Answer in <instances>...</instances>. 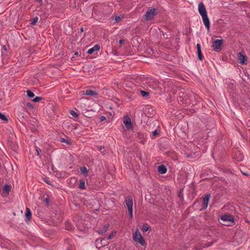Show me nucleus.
I'll return each instance as SVG.
<instances>
[{"label":"nucleus","mask_w":250,"mask_h":250,"mask_svg":"<svg viewBox=\"0 0 250 250\" xmlns=\"http://www.w3.org/2000/svg\"><path fill=\"white\" fill-rule=\"evenodd\" d=\"M43 181H44V182L47 183V179L46 178H43Z\"/></svg>","instance_id":"obj_38"},{"label":"nucleus","mask_w":250,"mask_h":250,"mask_svg":"<svg viewBox=\"0 0 250 250\" xmlns=\"http://www.w3.org/2000/svg\"><path fill=\"white\" fill-rule=\"evenodd\" d=\"M179 196L181 198H183V194L182 192V190L180 191L179 193Z\"/></svg>","instance_id":"obj_32"},{"label":"nucleus","mask_w":250,"mask_h":250,"mask_svg":"<svg viewBox=\"0 0 250 250\" xmlns=\"http://www.w3.org/2000/svg\"><path fill=\"white\" fill-rule=\"evenodd\" d=\"M148 227L146 226H145V225H143L142 226V230L144 231V232H146L148 230Z\"/></svg>","instance_id":"obj_24"},{"label":"nucleus","mask_w":250,"mask_h":250,"mask_svg":"<svg viewBox=\"0 0 250 250\" xmlns=\"http://www.w3.org/2000/svg\"><path fill=\"white\" fill-rule=\"evenodd\" d=\"M123 120L126 129L131 130L133 129V125L131 119L128 115L124 117Z\"/></svg>","instance_id":"obj_4"},{"label":"nucleus","mask_w":250,"mask_h":250,"mask_svg":"<svg viewBox=\"0 0 250 250\" xmlns=\"http://www.w3.org/2000/svg\"><path fill=\"white\" fill-rule=\"evenodd\" d=\"M84 95H90V96H97L98 94L92 90H87L85 93H84Z\"/></svg>","instance_id":"obj_15"},{"label":"nucleus","mask_w":250,"mask_h":250,"mask_svg":"<svg viewBox=\"0 0 250 250\" xmlns=\"http://www.w3.org/2000/svg\"><path fill=\"white\" fill-rule=\"evenodd\" d=\"M8 46V45L6 46L5 45H4L2 46V49L4 51L6 52L7 51V48Z\"/></svg>","instance_id":"obj_30"},{"label":"nucleus","mask_w":250,"mask_h":250,"mask_svg":"<svg viewBox=\"0 0 250 250\" xmlns=\"http://www.w3.org/2000/svg\"><path fill=\"white\" fill-rule=\"evenodd\" d=\"M81 31H83V28H82L81 29Z\"/></svg>","instance_id":"obj_45"},{"label":"nucleus","mask_w":250,"mask_h":250,"mask_svg":"<svg viewBox=\"0 0 250 250\" xmlns=\"http://www.w3.org/2000/svg\"><path fill=\"white\" fill-rule=\"evenodd\" d=\"M124 19V16L121 15L119 16H116L115 17V21L116 22L121 21Z\"/></svg>","instance_id":"obj_21"},{"label":"nucleus","mask_w":250,"mask_h":250,"mask_svg":"<svg viewBox=\"0 0 250 250\" xmlns=\"http://www.w3.org/2000/svg\"><path fill=\"white\" fill-rule=\"evenodd\" d=\"M27 95L29 98H32L35 96L34 93L30 90H28L26 91Z\"/></svg>","instance_id":"obj_19"},{"label":"nucleus","mask_w":250,"mask_h":250,"mask_svg":"<svg viewBox=\"0 0 250 250\" xmlns=\"http://www.w3.org/2000/svg\"><path fill=\"white\" fill-rule=\"evenodd\" d=\"M78 228L82 231H85L87 226H83L82 221H79L77 224Z\"/></svg>","instance_id":"obj_12"},{"label":"nucleus","mask_w":250,"mask_h":250,"mask_svg":"<svg viewBox=\"0 0 250 250\" xmlns=\"http://www.w3.org/2000/svg\"><path fill=\"white\" fill-rule=\"evenodd\" d=\"M75 55H76V56L79 55V52H77H77H75Z\"/></svg>","instance_id":"obj_39"},{"label":"nucleus","mask_w":250,"mask_h":250,"mask_svg":"<svg viewBox=\"0 0 250 250\" xmlns=\"http://www.w3.org/2000/svg\"><path fill=\"white\" fill-rule=\"evenodd\" d=\"M47 150H48V151H49V150H52V151H53V148L51 149V148H48V147Z\"/></svg>","instance_id":"obj_41"},{"label":"nucleus","mask_w":250,"mask_h":250,"mask_svg":"<svg viewBox=\"0 0 250 250\" xmlns=\"http://www.w3.org/2000/svg\"><path fill=\"white\" fill-rule=\"evenodd\" d=\"M238 59L240 63L245 64L247 62V57L241 53L238 54Z\"/></svg>","instance_id":"obj_9"},{"label":"nucleus","mask_w":250,"mask_h":250,"mask_svg":"<svg viewBox=\"0 0 250 250\" xmlns=\"http://www.w3.org/2000/svg\"><path fill=\"white\" fill-rule=\"evenodd\" d=\"M156 14V10L155 9L148 10L146 12L145 15V19L146 21L151 20L154 18Z\"/></svg>","instance_id":"obj_5"},{"label":"nucleus","mask_w":250,"mask_h":250,"mask_svg":"<svg viewBox=\"0 0 250 250\" xmlns=\"http://www.w3.org/2000/svg\"><path fill=\"white\" fill-rule=\"evenodd\" d=\"M132 238L135 242L141 244L142 246H145L146 245L145 241L138 229H136L134 233Z\"/></svg>","instance_id":"obj_2"},{"label":"nucleus","mask_w":250,"mask_h":250,"mask_svg":"<svg viewBox=\"0 0 250 250\" xmlns=\"http://www.w3.org/2000/svg\"><path fill=\"white\" fill-rule=\"evenodd\" d=\"M108 228H109V225H106L104 226V230H99L98 231L99 233L103 234V233L107 231V230L108 229Z\"/></svg>","instance_id":"obj_18"},{"label":"nucleus","mask_w":250,"mask_h":250,"mask_svg":"<svg viewBox=\"0 0 250 250\" xmlns=\"http://www.w3.org/2000/svg\"><path fill=\"white\" fill-rule=\"evenodd\" d=\"M98 148H99V150H101L102 149L103 147L102 146H99Z\"/></svg>","instance_id":"obj_42"},{"label":"nucleus","mask_w":250,"mask_h":250,"mask_svg":"<svg viewBox=\"0 0 250 250\" xmlns=\"http://www.w3.org/2000/svg\"><path fill=\"white\" fill-rule=\"evenodd\" d=\"M111 238H112V235H109L108 236V239H111Z\"/></svg>","instance_id":"obj_40"},{"label":"nucleus","mask_w":250,"mask_h":250,"mask_svg":"<svg viewBox=\"0 0 250 250\" xmlns=\"http://www.w3.org/2000/svg\"><path fill=\"white\" fill-rule=\"evenodd\" d=\"M79 188L81 189H85V182L83 180H80V184L79 186Z\"/></svg>","instance_id":"obj_17"},{"label":"nucleus","mask_w":250,"mask_h":250,"mask_svg":"<svg viewBox=\"0 0 250 250\" xmlns=\"http://www.w3.org/2000/svg\"><path fill=\"white\" fill-rule=\"evenodd\" d=\"M42 98L41 97H36V98H35L33 100V101L34 102H39Z\"/></svg>","instance_id":"obj_25"},{"label":"nucleus","mask_w":250,"mask_h":250,"mask_svg":"<svg viewBox=\"0 0 250 250\" xmlns=\"http://www.w3.org/2000/svg\"><path fill=\"white\" fill-rule=\"evenodd\" d=\"M100 49V46L99 44H96L95 46H94L91 48L89 49L87 51V54H92L94 51H98Z\"/></svg>","instance_id":"obj_11"},{"label":"nucleus","mask_w":250,"mask_h":250,"mask_svg":"<svg viewBox=\"0 0 250 250\" xmlns=\"http://www.w3.org/2000/svg\"><path fill=\"white\" fill-rule=\"evenodd\" d=\"M70 114L74 117H77L78 116V114H77L74 110H71L70 111Z\"/></svg>","instance_id":"obj_23"},{"label":"nucleus","mask_w":250,"mask_h":250,"mask_svg":"<svg viewBox=\"0 0 250 250\" xmlns=\"http://www.w3.org/2000/svg\"><path fill=\"white\" fill-rule=\"evenodd\" d=\"M221 219L224 221L233 223L234 222V217L230 215H224L221 217Z\"/></svg>","instance_id":"obj_8"},{"label":"nucleus","mask_w":250,"mask_h":250,"mask_svg":"<svg viewBox=\"0 0 250 250\" xmlns=\"http://www.w3.org/2000/svg\"><path fill=\"white\" fill-rule=\"evenodd\" d=\"M42 200H43V202H45L46 204H47V197L46 198H43Z\"/></svg>","instance_id":"obj_37"},{"label":"nucleus","mask_w":250,"mask_h":250,"mask_svg":"<svg viewBox=\"0 0 250 250\" xmlns=\"http://www.w3.org/2000/svg\"><path fill=\"white\" fill-rule=\"evenodd\" d=\"M61 142H64V143H66V144H67L68 145H70L71 144V143L69 142V141L68 140H65V139L64 138H62L61 140Z\"/></svg>","instance_id":"obj_26"},{"label":"nucleus","mask_w":250,"mask_h":250,"mask_svg":"<svg viewBox=\"0 0 250 250\" xmlns=\"http://www.w3.org/2000/svg\"><path fill=\"white\" fill-rule=\"evenodd\" d=\"M141 93L143 97H146L148 95V93L145 91H141Z\"/></svg>","instance_id":"obj_28"},{"label":"nucleus","mask_w":250,"mask_h":250,"mask_svg":"<svg viewBox=\"0 0 250 250\" xmlns=\"http://www.w3.org/2000/svg\"><path fill=\"white\" fill-rule=\"evenodd\" d=\"M81 172L84 174L85 176L87 175L88 171L85 167H83L81 168Z\"/></svg>","instance_id":"obj_22"},{"label":"nucleus","mask_w":250,"mask_h":250,"mask_svg":"<svg viewBox=\"0 0 250 250\" xmlns=\"http://www.w3.org/2000/svg\"><path fill=\"white\" fill-rule=\"evenodd\" d=\"M42 0H37V1L38 2H40V1H41Z\"/></svg>","instance_id":"obj_43"},{"label":"nucleus","mask_w":250,"mask_h":250,"mask_svg":"<svg viewBox=\"0 0 250 250\" xmlns=\"http://www.w3.org/2000/svg\"><path fill=\"white\" fill-rule=\"evenodd\" d=\"M65 227L67 229L70 230L71 229V226L69 223H66L65 224Z\"/></svg>","instance_id":"obj_27"},{"label":"nucleus","mask_w":250,"mask_h":250,"mask_svg":"<svg viewBox=\"0 0 250 250\" xmlns=\"http://www.w3.org/2000/svg\"><path fill=\"white\" fill-rule=\"evenodd\" d=\"M0 119L5 122H7L8 121V119L5 115L1 112H0Z\"/></svg>","instance_id":"obj_20"},{"label":"nucleus","mask_w":250,"mask_h":250,"mask_svg":"<svg viewBox=\"0 0 250 250\" xmlns=\"http://www.w3.org/2000/svg\"><path fill=\"white\" fill-rule=\"evenodd\" d=\"M37 151L38 154L39 155V151L38 150H37Z\"/></svg>","instance_id":"obj_44"},{"label":"nucleus","mask_w":250,"mask_h":250,"mask_svg":"<svg viewBox=\"0 0 250 250\" xmlns=\"http://www.w3.org/2000/svg\"><path fill=\"white\" fill-rule=\"evenodd\" d=\"M125 203L128 210L130 218L133 217V200L131 197H128L125 199Z\"/></svg>","instance_id":"obj_3"},{"label":"nucleus","mask_w":250,"mask_h":250,"mask_svg":"<svg viewBox=\"0 0 250 250\" xmlns=\"http://www.w3.org/2000/svg\"><path fill=\"white\" fill-rule=\"evenodd\" d=\"M198 11L202 18L204 25L207 28L208 31L209 32L210 22L208 17L206 7L203 2L199 3L198 5Z\"/></svg>","instance_id":"obj_1"},{"label":"nucleus","mask_w":250,"mask_h":250,"mask_svg":"<svg viewBox=\"0 0 250 250\" xmlns=\"http://www.w3.org/2000/svg\"><path fill=\"white\" fill-rule=\"evenodd\" d=\"M158 171L161 174H165L167 171V169L165 166L161 165L158 167Z\"/></svg>","instance_id":"obj_14"},{"label":"nucleus","mask_w":250,"mask_h":250,"mask_svg":"<svg viewBox=\"0 0 250 250\" xmlns=\"http://www.w3.org/2000/svg\"><path fill=\"white\" fill-rule=\"evenodd\" d=\"M11 186L8 185L7 184H5L3 187V191L6 193L8 194L11 190Z\"/></svg>","instance_id":"obj_16"},{"label":"nucleus","mask_w":250,"mask_h":250,"mask_svg":"<svg viewBox=\"0 0 250 250\" xmlns=\"http://www.w3.org/2000/svg\"><path fill=\"white\" fill-rule=\"evenodd\" d=\"M213 45L212 46L213 49L215 51H217L220 49L223 44L222 40H216L213 42Z\"/></svg>","instance_id":"obj_6"},{"label":"nucleus","mask_w":250,"mask_h":250,"mask_svg":"<svg viewBox=\"0 0 250 250\" xmlns=\"http://www.w3.org/2000/svg\"><path fill=\"white\" fill-rule=\"evenodd\" d=\"M210 198V194H206L203 198L202 209H206L208 207V201Z\"/></svg>","instance_id":"obj_7"},{"label":"nucleus","mask_w":250,"mask_h":250,"mask_svg":"<svg viewBox=\"0 0 250 250\" xmlns=\"http://www.w3.org/2000/svg\"><path fill=\"white\" fill-rule=\"evenodd\" d=\"M26 106L28 107H29V108H32L33 107V105L31 103H27L26 104Z\"/></svg>","instance_id":"obj_31"},{"label":"nucleus","mask_w":250,"mask_h":250,"mask_svg":"<svg viewBox=\"0 0 250 250\" xmlns=\"http://www.w3.org/2000/svg\"><path fill=\"white\" fill-rule=\"evenodd\" d=\"M37 21H38V18H37L33 19V21L31 22V24H32V25L35 24L37 22Z\"/></svg>","instance_id":"obj_29"},{"label":"nucleus","mask_w":250,"mask_h":250,"mask_svg":"<svg viewBox=\"0 0 250 250\" xmlns=\"http://www.w3.org/2000/svg\"><path fill=\"white\" fill-rule=\"evenodd\" d=\"M105 120V117L104 116H102L100 117V120L101 121H104Z\"/></svg>","instance_id":"obj_34"},{"label":"nucleus","mask_w":250,"mask_h":250,"mask_svg":"<svg viewBox=\"0 0 250 250\" xmlns=\"http://www.w3.org/2000/svg\"><path fill=\"white\" fill-rule=\"evenodd\" d=\"M50 108H51V109L53 110V111H54V109L55 108V105H54V104H52Z\"/></svg>","instance_id":"obj_36"},{"label":"nucleus","mask_w":250,"mask_h":250,"mask_svg":"<svg viewBox=\"0 0 250 250\" xmlns=\"http://www.w3.org/2000/svg\"><path fill=\"white\" fill-rule=\"evenodd\" d=\"M157 134H158V132H157V130H154V131H153L152 132V135H153V136H156Z\"/></svg>","instance_id":"obj_33"},{"label":"nucleus","mask_w":250,"mask_h":250,"mask_svg":"<svg viewBox=\"0 0 250 250\" xmlns=\"http://www.w3.org/2000/svg\"><path fill=\"white\" fill-rule=\"evenodd\" d=\"M119 42L120 44H122L124 42V40L123 39H121L119 40Z\"/></svg>","instance_id":"obj_35"},{"label":"nucleus","mask_w":250,"mask_h":250,"mask_svg":"<svg viewBox=\"0 0 250 250\" xmlns=\"http://www.w3.org/2000/svg\"><path fill=\"white\" fill-rule=\"evenodd\" d=\"M25 216L26 221H30L31 219L32 213L30 209L28 208H26Z\"/></svg>","instance_id":"obj_10"},{"label":"nucleus","mask_w":250,"mask_h":250,"mask_svg":"<svg viewBox=\"0 0 250 250\" xmlns=\"http://www.w3.org/2000/svg\"><path fill=\"white\" fill-rule=\"evenodd\" d=\"M196 47H197V50L198 58L199 60L202 61L203 59V56H202V53H201L200 45L199 43H198L196 45Z\"/></svg>","instance_id":"obj_13"}]
</instances>
